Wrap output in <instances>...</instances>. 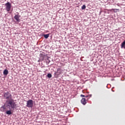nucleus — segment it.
Wrapping results in <instances>:
<instances>
[{"label": "nucleus", "instance_id": "obj_1", "mask_svg": "<svg viewBox=\"0 0 125 125\" xmlns=\"http://www.w3.org/2000/svg\"><path fill=\"white\" fill-rule=\"evenodd\" d=\"M16 103L14 102V100L13 99L10 100V101H6V103L5 104L2 105L0 107L1 112H5L7 115H12V112L11 111V109L14 110L16 109ZM6 109H9V110H6Z\"/></svg>", "mask_w": 125, "mask_h": 125}, {"label": "nucleus", "instance_id": "obj_2", "mask_svg": "<svg viewBox=\"0 0 125 125\" xmlns=\"http://www.w3.org/2000/svg\"><path fill=\"white\" fill-rule=\"evenodd\" d=\"M3 97L6 101H9L10 100L13 99V98H12V95L8 91L3 93Z\"/></svg>", "mask_w": 125, "mask_h": 125}, {"label": "nucleus", "instance_id": "obj_3", "mask_svg": "<svg viewBox=\"0 0 125 125\" xmlns=\"http://www.w3.org/2000/svg\"><path fill=\"white\" fill-rule=\"evenodd\" d=\"M63 74V70L62 69L59 68H57V71H55L54 76L55 78H59L60 75H62Z\"/></svg>", "mask_w": 125, "mask_h": 125}, {"label": "nucleus", "instance_id": "obj_4", "mask_svg": "<svg viewBox=\"0 0 125 125\" xmlns=\"http://www.w3.org/2000/svg\"><path fill=\"white\" fill-rule=\"evenodd\" d=\"M34 106V101L32 100H29L26 103V107L28 108H33Z\"/></svg>", "mask_w": 125, "mask_h": 125}, {"label": "nucleus", "instance_id": "obj_5", "mask_svg": "<svg viewBox=\"0 0 125 125\" xmlns=\"http://www.w3.org/2000/svg\"><path fill=\"white\" fill-rule=\"evenodd\" d=\"M6 6V10L8 12L11 9V3L9 2H7L5 4Z\"/></svg>", "mask_w": 125, "mask_h": 125}, {"label": "nucleus", "instance_id": "obj_6", "mask_svg": "<svg viewBox=\"0 0 125 125\" xmlns=\"http://www.w3.org/2000/svg\"><path fill=\"white\" fill-rule=\"evenodd\" d=\"M20 17H21V16L19 15V13H18V14L15 15V16H14V19H15V20H16L17 22H20Z\"/></svg>", "mask_w": 125, "mask_h": 125}, {"label": "nucleus", "instance_id": "obj_7", "mask_svg": "<svg viewBox=\"0 0 125 125\" xmlns=\"http://www.w3.org/2000/svg\"><path fill=\"white\" fill-rule=\"evenodd\" d=\"M81 103L83 105H85V104H86V101L85 100V98H82V99L81 100Z\"/></svg>", "mask_w": 125, "mask_h": 125}, {"label": "nucleus", "instance_id": "obj_8", "mask_svg": "<svg viewBox=\"0 0 125 125\" xmlns=\"http://www.w3.org/2000/svg\"><path fill=\"white\" fill-rule=\"evenodd\" d=\"M3 74L4 76H7V75H8V70L7 69H5L3 71Z\"/></svg>", "mask_w": 125, "mask_h": 125}, {"label": "nucleus", "instance_id": "obj_9", "mask_svg": "<svg viewBox=\"0 0 125 125\" xmlns=\"http://www.w3.org/2000/svg\"><path fill=\"white\" fill-rule=\"evenodd\" d=\"M50 35V34H44L43 35V37L45 39H48V38L49 37V35Z\"/></svg>", "mask_w": 125, "mask_h": 125}, {"label": "nucleus", "instance_id": "obj_10", "mask_svg": "<svg viewBox=\"0 0 125 125\" xmlns=\"http://www.w3.org/2000/svg\"><path fill=\"white\" fill-rule=\"evenodd\" d=\"M118 10H119V9H112L110 10V11H114L115 13L118 12Z\"/></svg>", "mask_w": 125, "mask_h": 125}, {"label": "nucleus", "instance_id": "obj_11", "mask_svg": "<svg viewBox=\"0 0 125 125\" xmlns=\"http://www.w3.org/2000/svg\"><path fill=\"white\" fill-rule=\"evenodd\" d=\"M47 77L49 78L50 79V78H52V75L50 73H48L47 75Z\"/></svg>", "mask_w": 125, "mask_h": 125}, {"label": "nucleus", "instance_id": "obj_12", "mask_svg": "<svg viewBox=\"0 0 125 125\" xmlns=\"http://www.w3.org/2000/svg\"><path fill=\"white\" fill-rule=\"evenodd\" d=\"M85 8H86V6H85V5H83L82 7V9L83 10L85 9Z\"/></svg>", "mask_w": 125, "mask_h": 125}, {"label": "nucleus", "instance_id": "obj_13", "mask_svg": "<svg viewBox=\"0 0 125 125\" xmlns=\"http://www.w3.org/2000/svg\"><path fill=\"white\" fill-rule=\"evenodd\" d=\"M81 97H85V96L84 95H81Z\"/></svg>", "mask_w": 125, "mask_h": 125}, {"label": "nucleus", "instance_id": "obj_14", "mask_svg": "<svg viewBox=\"0 0 125 125\" xmlns=\"http://www.w3.org/2000/svg\"><path fill=\"white\" fill-rule=\"evenodd\" d=\"M85 97H86V98H89V96L86 95V96H85Z\"/></svg>", "mask_w": 125, "mask_h": 125}, {"label": "nucleus", "instance_id": "obj_15", "mask_svg": "<svg viewBox=\"0 0 125 125\" xmlns=\"http://www.w3.org/2000/svg\"><path fill=\"white\" fill-rule=\"evenodd\" d=\"M91 96H92V95H89V98H90V97H91Z\"/></svg>", "mask_w": 125, "mask_h": 125}, {"label": "nucleus", "instance_id": "obj_16", "mask_svg": "<svg viewBox=\"0 0 125 125\" xmlns=\"http://www.w3.org/2000/svg\"><path fill=\"white\" fill-rule=\"evenodd\" d=\"M102 12V11H101L100 12V14H99L100 15H101Z\"/></svg>", "mask_w": 125, "mask_h": 125}, {"label": "nucleus", "instance_id": "obj_17", "mask_svg": "<svg viewBox=\"0 0 125 125\" xmlns=\"http://www.w3.org/2000/svg\"><path fill=\"white\" fill-rule=\"evenodd\" d=\"M41 55H42V54H41Z\"/></svg>", "mask_w": 125, "mask_h": 125}]
</instances>
